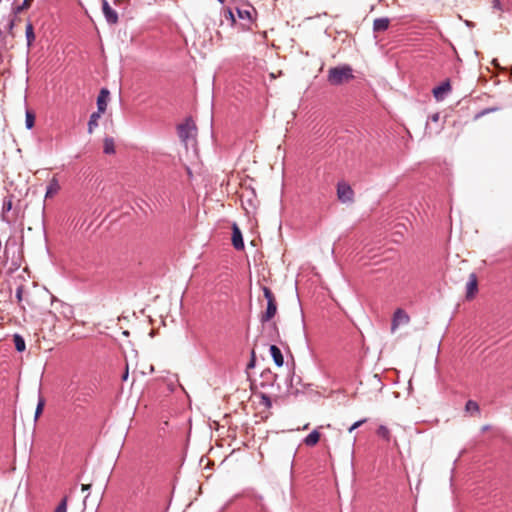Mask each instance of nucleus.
<instances>
[{
  "instance_id": "17",
  "label": "nucleus",
  "mask_w": 512,
  "mask_h": 512,
  "mask_svg": "<svg viewBox=\"0 0 512 512\" xmlns=\"http://www.w3.org/2000/svg\"><path fill=\"white\" fill-rule=\"evenodd\" d=\"M101 114H102V112L96 111L90 115L89 121H88V133L91 134L93 132V130L98 126V120H99Z\"/></svg>"
},
{
  "instance_id": "15",
  "label": "nucleus",
  "mask_w": 512,
  "mask_h": 512,
  "mask_svg": "<svg viewBox=\"0 0 512 512\" xmlns=\"http://www.w3.org/2000/svg\"><path fill=\"white\" fill-rule=\"evenodd\" d=\"M320 436L319 431L314 429L303 439V442L306 446L313 447L319 442Z\"/></svg>"
},
{
  "instance_id": "29",
  "label": "nucleus",
  "mask_w": 512,
  "mask_h": 512,
  "mask_svg": "<svg viewBox=\"0 0 512 512\" xmlns=\"http://www.w3.org/2000/svg\"><path fill=\"white\" fill-rule=\"evenodd\" d=\"M54 512H67V503L66 499H63L59 505L56 507Z\"/></svg>"
},
{
  "instance_id": "28",
  "label": "nucleus",
  "mask_w": 512,
  "mask_h": 512,
  "mask_svg": "<svg viewBox=\"0 0 512 512\" xmlns=\"http://www.w3.org/2000/svg\"><path fill=\"white\" fill-rule=\"evenodd\" d=\"M367 420L364 418V419H361V420H358L356 422H354L348 429V431L351 433L353 432L355 429L359 428L361 425H363Z\"/></svg>"
},
{
  "instance_id": "11",
  "label": "nucleus",
  "mask_w": 512,
  "mask_h": 512,
  "mask_svg": "<svg viewBox=\"0 0 512 512\" xmlns=\"http://www.w3.org/2000/svg\"><path fill=\"white\" fill-rule=\"evenodd\" d=\"M270 355L276 366L281 367L284 364V357L281 349L277 345H270L269 348Z\"/></svg>"
},
{
  "instance_id": "14",
  "label": "nucleus",
  "mask_w": 512,
  "mask_h": 512,
  "mask_svg": "<svg viewBox=\"0 0 512 512\" xmlns=\"http://www.w3.org/2000/svg\"><path fill=\"white\" fill-rule=\"evenodd\" d=\"M389 19L387 17L376 18L373 22L374 32L386 31L389 27Z\"/></svg>"
},
{
  "instance_id": "9",
  "label": "nucleus",
  "mask_w": 512,
  "mask_h": 512,
  "mask_svg": "<svg viewBox=\"0 0 512 512\" xmlns=\"http://www.w3.org/2000/svg\"><path fill=\"white\" fill-rule=\"evenodd\" d=\"M110 92L107 88H102L97 97V111L104 113L107 108V99Z\"/></svg>"
},
{
  "instance_id": "7",
  "label": "nucleus",
  "mask_w": 512,
  "mask_h": 512,
  "mask_svg": "<svg viewBox=\"0 0 512 512\" xmlns=\"http://www.w3.org/2000/svg\"><path fill=\"white\" fill-rule=\"evenodd\" d=\"M451 91V84L449 80L443 81L432 90L433 96L437 101H442L446 95Z\"/></svg>"
},
{
  "instance_id": "27",
  "label": "nucleus",
  "mask_w": 512,
  "mask_h": 512,
  "mask_svg": "<svg viewBox=\"0 0 512 512\" xmlns=\"http://www.w3.org/2000/svg\"><path fill=\"white\" fill-rule=\"evenodd\" d=\"M466 410L467 411H478L479 406L475 401L469 400L466 403Z\"/></svg>"
},
{
  "instance_id": "13",
  "label": "nucleus",
  "mask_w": 512,
  "mask_h": 512,
  "mask_svg": "<svg viewBox=\"0 0 512 512\" xmlns=\"http://www.w3.org/2000/svg\"><path fill=\"white\" fill-rule=\"evenodd\" d=\"M60 190V184L56 177H53L46 188L45 198H51L57 194Z\"/></svg>"
},
{
  "instance_id": "24",
  "label": "nucleus",
  "mask_w": 512,
  "mask_h": 512,
  "mask_svg": "<svg viewBox=\"0 0 512 512\" xmlns=\"http://www.w3.org/2000/svg\"><path fill=\"white\" fill-rule=\"evenodd\" d=\"M35 124V115L31 111H26L25 126L28 130L32 129Z\"/></svg>"
},
{
  "instance_id": "25",
  "label": "nucleus",
  "mask_w": 512,
  "mask_h": 512,
  "mask_svg": "<svg viewBox=\"0 0 512 512\" xmlns=\"http://www.w3.org/2000/svg\"><path fill=\"white\" fill-rule=\"evenodd\" d=\"M44 405H45L44 398L39 397L38 403H37V406H36V409H35V415H34L35 420H37L40 417V415L42 414L43 409H44Z\"/></svg>"
},
{
  "instance_id": "8",
  "label": "nucleus",
  "mask_w": 512,
  "mask_h": 512,
  "mask_svg": "<svg viewBox=\"0 0 512 512\" xmlns=\"http://www.w3.org/2000/svg\"><path fill=\"white\" fill-rule=\"evenodd\" d=\"M232 245L236 250H243L244 249V241L243 236L240 228L237 226L236 223L232 226Z\"/></svg>"
},
{
  "instance_id": "31",
  "label": "nucleus",
  "mask_w": 512,
  "mask_h": 512,
  "mask_svg": "<svg viewBox=\"0 0 512 512\" xmlns=\"http://www.w3.org/2000/svg\"><path fill=\"white\" fill-rule=\"evenodd\" d=\"M22 295H23V287L22 286H19L17 289H16V298H17V301L18 302H21L22 301Z\"/></svg>"
},
{
  "instance_id": "4",
  "label": "nucleus",
  "mask_w": 512,
  "mask_h": 512,
  "mask_svg": "<svg viewBox=\"0 0 512 512\" xmlns=\"http://www.w3.org/2000/svg\"><path fill=\"white\" fill-rule=\"evenodd\" d=\"M337 196L342 203H348L353 201L354 192L349 184L339 182L337 184Z\"/></svg>"
},
{
  "instance_id": "12",
  "label": "nucleus",
  "mask_w": 512,
  "mask_h": 512,
  "mask_svg": "<svg viewBox=\"0 0 512 512\" xmlns=\"http://www.w3.org/2000/svg\"><path fill=\"white\" fill-rule=\"evenodd\" d=\"M478 289L477 278L475 274H471L466 284V297L468 299L474 297Z\"/></svg>"
},
{
  "instance_id": "1",
  "label": "nucleus",
  "mask_w": 512,
  "mask_h": 512,
  "mask_svg": "<svg viewBox=\"0 0 512 512\" xmlns=\"http://www.w3.org/2000/svg\"><path fill=\"white\" fill-rule=\"evenodd\" d=\"M353 79V69L348 64L332 67L328 70L327 80L333 86L342 85Z\"/></svg>"
},
{
  "instance_id": "37",
  "label": "nucleus",
  "mask_w": 512,
  "mask_h": 512,
  "mask_svg": "<svg viewBox=\"0 0 512 512\" xmlns=\"http://www.w3.org/2000/svg\"><path fill=\"white\" fill-rule=\"evenodd\" d=\"M500 0H493V7L494 8H500Z\"/></svg>"
},
{
  "instance_id": "30",
  "label": "nucleus",
  "mask_w": 512,
  "mask_h": 512,
  "mask_svg": "<svg viewBox=\"0 0 512 512\" xmlns=\"http://www.w3.org/2000/svg\"><path fill=\"white\" fill-rule=\"evenodd\" d=\"M15 16L13 15V17L11 19H9L7 25H6V28H7V31L9 33H12L14 27H15Z\"/></svg>"
},
{
  "instance_id": "23",
  "label": "nucleus",
  "mask_w": 512,
  "mask_h": 512,
  "mask_svg": "<svg viewBox=\"0 0 512 512\" xmlns=\"http://www.w3.org/2000/svg\"><path fill=\"white\" fill-rule=\"evenodd\" d=\"M252 11H254V8H252V10L236 8L237 15L240 19L252 20Z\"/></svg>"
},
{
  "instance_id": "32",
  "label": "nucleus",
  "mask_w": 512,
  "mask_h": 512,
  "mask_svg": "<svg viewBox=\"0 0 512 512\" xmlns=\"http://www.w3.org/2000/svg\"><path fill=\"white\" fill-rule=\"evenodd\" d=\"M373 381H375L377 383V385H379V389L381 390L383 387V384H382L380 378L378 377V375L373 376Z\"/></svg>"
},
{
  "instance_id": "20",
  "label": "nucleus",
  "mask_w": 512,
  "mask_h": 512,
  "mask_svg": "<svg viewBox=\"0 0 512 512\" xmlns=\"http://www.w3.org/2000/svg\"><path fill=\"white\" fill-rule=\"evenodd\" d=\"M33 0H23V2L15 7L12 8V13L16 17L18 14L23 12L24 10H27L31 7V3Z\"/></svg>"
},
{
  "instance_id": "26",
  "label": "nucleus",
  "mask_w": 512,
  "mask_h": 512,
  "mask_svg": "<svg viewBox=\"0 0 512 512\" xmlns=\"http://www.w3.org/2000/svg\"><path fill=\"white\" fill-rule=\"evenodd\" d=\"M261 404L267 408H270L272 406V401H271L270 396L267 394H262L261 395Z\"/></svg>"
},
{
  "instance_id": "3",
  "label": "nucleus",
  "mask_w": 512,
  "mask_h": 512,
  "mask_svg": "<svg viewBox=\"0 0 512 512\" xmlns=\"http://www.w3.org/2000/svg\"><path fill=\"white\" fill-rule=\"evenodd\" d=\"M177 131L179 138L186 141L193 136L192 132L196 131V125L191 118H186L183 123L177 126Z\"/></svg>"
},
{
  "instance_id": "39",
  "label": "nucleus",
  "mask_w": 512,
  "mask_h": 512,
  "mask_svg": "<svg viewBox=\"0 0 512 512\" xmlns=\"http://www.w3.org/2000/svg\"><path fill=\"white\" fill-rule=\"evenodd\" d=\"M228 12H229V16H230V18L234 21V15H233L232 11H231V10H229Z\"/></svg>"
},
{
  "instance_id": "34",
  "label": "nucleus",
  "mask_w": 512,
  "mask_h": 512,
  "mask_svg": "<svg viewBox=\"0 0 512 512\" xmlns=\"http://www.w3.org/2000/svg\"><path fill=\"white\" fill-rule=\"evenodd\" d=\"M429 119L433 122H437L439 120V114L438 113H434L432 114Z\"/></svg>"
},
{
  "instance_id": "6",
  "label": "nucleus",
  "mask_w": 512,
  "mask_h": 512,
  "mask_svg": "<svg viewBox=\"0 0 512 512\" xmlns=\"http://www.w3.org/2000/svg\"><path fill=\"white\" fill-rule=\"evenodd\" d=\"M260 386L263 389L272 388L276 382L277 375L273 373L270 369H265L262 371L260 375Z\"/></svg>"
},
{
  "instance_id": "18",
  "label": "nucleus",
  "mask_w": 512,
  "mask_h": 512,
  "mask_svg": "<svg viewBox=\"0 0 512 512\" xmlns=\"http://www.w3.org/2000/svg\"><path fill=\"white\" fill-rule=\"evenodd\" d=\"M12 209V199L10 197H5L2 204V220L6 223L10 221L6 218V214Z\"/></svg>"
},
{
  "instance_id": "10",
  "label": "nucleus",
  "mask_w": 512,
  "mask_h": 512,
  "mask_svg": "<svg viewBox=\"0 0 512 512\" xmlns=\"http://www.w3.org/2000/svg\"><path fill=\"white\" fill-rule=\"evenodd\" d=\"M409 322V316L402 309H397L394 312L393 320H392V329H395L400 324H406Z\"/></svg>"
},
{
  "instance_id": "41",
  "label": "nucleus",
  "mask_w": 512,
  "mask_h": 512,
  "mask_svg": "<svg viewBox=\"0 0 512 512\" xmlns=\"http://www.w3.org/2000/svg\"><path fill=\"white\" fill-rule=\"evenodd\" d=\"M2 36V30L0 29V37Z\"/></svg>"
},
{
  "instance_id": "38",
  "label": "nucleus",
  "mask_w": 512,
  "mask_h": 512,
  "mask_svg": "<svg viewBox=\"0 0 512 512\" xmlns=\"http://www.w3.org/2000/svg\"><path fill=\"white\" fill-rule=\"evenodd\" d=\"M250 359H254V360H256V354H255L254 349L251 351V357H250Z\"/></svg>"
},
{
  "instance_id": "19",
  "label": "nucleus",
  "mask_w": 512,
  "mask_h": 512,
  "mask_svg": "<svg viewBox=\"0 0 512 512\" xmlns=\"http://www.w3.org/2000/svg\"><path fill=\"white\" fill-rule=\"evenodd\" d=\"M13 342L17 352H23L26 349L24 338L20 334L13 335Z\"/></svg>"
},
{
  "instance_id": "40",
  "label": "nucleus",
  "mask_w": 512,
  "mask_h": 512,
  "mask_svg": "<svg viewBox=\"0 0 512 512\" xmlns=\"http://www.w3.org/2000/svg\"><path fill=\"white\" fill-rule=\"evenodd\" d=\"M220 3H224L225 0H218Z\"/></svg>"
},
{
  "instance_id": "21",
  "label": "nucleus",
  "mask_w": 512,
  "mask_h": 512,
  "mask_svg": "<svg viewBox=\"0 0 512 512\" xmlns=\"http://www.w3.org/2000/svg\"><path fill=\"white\" fill-rule=\"evenodd\" d=\"M103 152L105 154H114L115 153V146H114V140L111 137H106L104 139V147Z\"/></svg>"
},
{
  "instance_id": "2",
  "label": "nucleus",
  "mask_w": 512,
  "mask_h": 512,
  "mask_svg": "<svg viewBox=\"0 0 512 512\" xmlns=\"http://www.w3.org/2000/svg\"><path fill=\"white\" fill-rule=\"evenodd\" d=\"M262 291L267 301L266 310L260 315V322L264 324L269 322L276 315L277 302L270 288L263 286Z\"/></svg>"
},
{
  "instance_id": "5",
  "label": "nucleus",
  "mask_w": 512,
  "mask_h": 512,
  "mask_svg": "<svg viewBox=\"0 0 512 512\" xmlns=\"http://www.w3.org/2000/svg\"><path fill=\"white\" fill-rule=\"evenodd\" d=\"M102 12L108 24L114 25L118 22V13L109 5L107 0H102Z\"/></svg>"
},
{
  "instance_id": "33",
  "label": "nucleus",
  "mask_w": 512,
  "mask_h": 512,
  "mask_svg": "<svg viewBox=\"0 0 512 512\" xmlns=\"http://www.w3.org/2000/svg\"><path fill=\"white\" fill-rule=\"evenodd\" d=\"M255 364H256V360H254V359H250V361L248 362L247 367H246V368H247V370H248V369H252V368H254V367H255Z\"/></svg>"
},
{
  "instance_id": "35",
  "label": "nucleus",
  "mask_w": 512,
  "mask_h": 512,
  "mask_svg": "<svg viewBox=\"0 0 512 512\" xmlns=\"http://www.w3.org/2000/svg\"><path fill=\"white\" fill-rule=\"evenodd\" d=\"M90 488H91V485H90V484H83V485L81 486V490H82L83 492H87V491H89V490H90Z\"/></svg>"
},
{
  "instance_id": "36",
  "label": "nucleus",
  "mask_w": 512,
  "mask_h": 512,
  "mask_svg": "<svg viewBox=\"0 0 512 512\" xmlns=\"http://www.w3.org/2000/svg\"><path fill=\"white\" fill-rule=\"evenodd\" d=\"M128 376H129L128 366H126V370H125V372L122 375V380L126 381L128 379Z\"/></svg>"
},
{
  "instance_id": "16",
  "label": "nucleus",
  "mask_w": 512,
  "mask_h": 512,
  "mask_svg": "<svg viewBox=\"0 0 512 512\" xmlns=\"http://www.w3.org/2000/svg\"><path fill=\"white\" fill-rule=\"evenodd\" d=\"M25 36H26L27 47H28V49H30L35 41L34 28L30 21H28V23L26 24Z\"/></svg>"
},
{
  "instance_id": "22",
  "label": "nucleus",
  "mask_w": 512,
  "mask_h": 512,
  "mask_svg": "<svg viewBox=\"0 0 512 512\" xmlns=\"http://www.w3.org/2000/svg\"><path fill=\"white\" fill-rule=\"evenodd\" d=\"M377 435L379 437H381L382 439H384L385 441L389 442L390 441V430L388 429L387 426L385 425H380L378 428H377V431H376Z\"/></svg>"
}]
</instances>
